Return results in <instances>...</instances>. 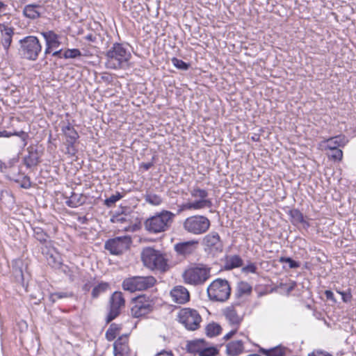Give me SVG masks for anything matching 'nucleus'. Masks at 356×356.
<instances>
[{
	"instance_id": "4",
	"label": "nucleus",
	"mask_w": 356,
	"mask_h": 356,
	"mask_svg": "<svg viewBox=\"0 0 356 356\" xmlns=\"http://www.w3.org/2000/svg\"><path fill=\"white\" fill-rule=\"evenodd\" d=\"M141 259L143 264L152 270H159L163 272L168 270L167 259L159 250L147 247L141 252Z\"/></svg>"
},
{
	"instance_id": "42",
	"label": "nucleus",
	"mask_w": 356,
	"mask_h": 356,
	"mask_svg": "<svg viewBox=\"0 0 356 356\" xmlns=\"http://www.w3.org/2000/svg\"><path fill=\"white\" fill-rule=\"evenodd\" d=\"M278 261L280 264L287 263L290 268H298L300 266V263L299 261H296L291 257H281Z\"/></svg>"
},
{
	"instance_id": "12",
	"label": "nucleus",
	"mask_w": 356,
	"mask_h": 356,
	"mask_svg": "<svg viewBox=\"0 0 356 356\" xmlns=\"http://www.w3.org/2000/svg\"><path fill=\"white\" fill-rule=\"evenodd\" d=\"M179 321L188 330H196L200 327L202 317L195 309L184 308L178 314Z\"/></svg>"
},
{
	"instance_id": "10",
	"label": "nucleus",
	"mask_w": 356,
	"mask_h": 356,
	"mask_svg": "<svg viewBox=\"0 0 356 356\" xmlns=\"http://www.w3.org/2000/svg\"><path fill=\"white\" fill-rule=\"evenodd\" d=\"M132 243L129 236H117L109 238L104 243V249L113 255H121L129 249Z\"/></svg>"
},
{
	"instance_id": "48",
	"label": "nucleus",
	"mask_w": 356,
	"mask_h": 356,
	"mask_svg": "<svg viewBox=\"0 0 356 356\" xmlns=\"http://www.w3.org/2000/svg\"><path fill=\"white\" fill-rule=\"evenodd\" d=\"M257 268L253 263H250L247 266H244L242 268V271L245 273H257Z\"/></svg>"
},
{
	"instance_id": "38",
	"label": "nucleus",
	"mask_w": 356,
	"mask_h": 356,
	"mask_svg": "<svg viewBox=\"0 0 356 356\" xmlns=\"http://www.w3.org/2000/svg\"><path fill=\"white\" fill-rule=\"evenodd\" d=\"M123 197V195L120 192H116L115 194L112 195L111 197L104 200V205L110 208L115 205V204Z\"/></svg>"
},
{
	"instance_id": "46",
	"label": "nucleus",
	"mask_w": 356,
	"mask_h": 356,
	"mask_svg": "<svg viewBox=\"0 0 356 356\" xmlns=\"http://www.w3.org/2000/svg\"><path fill=\"white\" fill-rule=\"evenodd\" d=\"M218 353V350L215 347L202 348L200 356H215Z\"/></svg>"
},
{
	"instance_id": "21",
	"label": "nucleus",
	"mask_w": 356,
	"mask_h": 356,
	"mask_svg": "<svg viewBox=\"0 0 356 356\" xmlns=\"http://www.w3.org/2000/svg\"><path fill=\"white\" fill-rule=\"evenodd\" d=\"M289 215L293 225L297 226L298 224H302L305 229H308L310 227L309 222L305 220L303 213L299 209H293L289 210Z\"/></svg>"
},
{
	"instance_id": "13",
	"label": "nucleus",
	"mask_w": 356,
	"mask_h": 356,
	"mask_svg": "<svg viewBox=\"0 0 356 356\" xmlns=\"http://www.w3.org/2000/svg\"><path fill=\"white\" fill-rule=\"evenodd\" d=\"M125 300L120 291H115L109 299V312L106 318L108 324L116 318L120 314V309L124 307Z\"/></svg>"
},
{
	"instance_id": "40",
	"label": "nucleus",
	"mask_w": 356,
	"mask_h": 356,
	"mask_svg": "<svg viewBox=\"0 0 356 356\" xmlns=\"http://www.w3.org/2000/svg\"><path fill=\"white\" fill-rule=\"evenodd\" d=\"M201 202H187L185 204H182L181 205L179 206V209L177 211V213H180L186 210H198V207H200Z\"/></svg>"
},
{
	"instance_id": "35",
	"label": "nucleus",
	"mask_w": 356,
	"mask_h": 356,
	"mask_svg": "<svg viewBox=\"0 0 356 356\" xmlns=\"http://www.w3.org/2000/svg\"><path fill=\"white\" fill-rule=\"evenodd\" d=\"M206 334L209 337L219 335L222 332L221 326L214 322L209 323L206 327Z\"/></svg>"
},
{
	"instance_id": "54",
	"label": "nucleus",
	"mask_w": 356,
	"mask_h": 356,
	"mask_svg": "<svg viewBox=\"0 0 356 356\" xmlns=\"http://www.w3.org/2000/svg\"><path fill=\"white\" fill-rule=\"evenodd\" d=\"M54 49L49 46L47 44L45 43V49L44 51V58H47V55L50 54L53 52V50Z\"/></svg>"
},
{
	"instance_id": "5",
	"label": "nucleus",
	"mask_w": 356,
	"mask_h": 356,
	"mask_svg": "<svg viewBox=\"0 0 356 356\" xmlns=\"http://www.w3.org/2000/svg\"><path fill=\"white\" fill-rule=\"evenodd\" d=\"M210 226V220L201 215L189 216L183 222L184 230L191 235L204 234L209 229Z\"/></svg>"
},
{
	"instance_id": "11",
	"label": "nucleus",
	"mask_w": 356,
	"mask_h": 356,
	"mask_svg": "<svg viewBox=\"0 0 356 356\" xmlns=\"http://www.w3.org/2000/svg\"><path fill=\"white\" fill-rule=\"evenodd\" d=\"M61 123V131L66 139L65 154H70L72 156H75L77 153V149L74 145L79 138V135L68 120L66 122L63 121Z\"/></svg>"
},
{
	"instance_id": "26",
	"label": "nucleus",
	"mask_w": 356,
	"mask_h": 356,
	"mask_svg": "<svg viewBox=\"0 0 356 356\" xmlns=\"http://www.w3.org/2000/svg\"><path fill=\"white\" fill-rule=\"evenodd\" d=\"M244 349L243 342L241 340L234 341L226 346V352L231 356H237L243 353Z\"/></svg>"
},
{
	"instance_id": "33",
	"label": "nucleus",
	"mask_w": 356,
	"mask_h": 356,
	"mask_svg": "<svg viewBox=\"0 0 356 356\" xmlns=\"http://www.w3.org/2000/svg\"><path fill=\"white\" fill-rule=\"evenodd\" d=\"M121 329H122L121 325H118V324H116L114 323H111L108 329L106 332V334H105L106 339L108 341H113L116 338L117 334L120 332Z\"/></svg>"
},
{
	"instance_id": "9",
	"label": "nucleus",
	"mask_w": 356,
	"mask_h": 356,
	"mask_svg": "<svg viewBox=\"0 0 356 356\" xmlns=\"http://www.w3.org/2000/svg\"><path fill=\"white\" fill-rule=\"evenodd\" d=\"M134 305L131 308V315L134 318H140L151 313L154 307L153 299L146 295H140L132 299Z\"/></svg>"
},
{
	"instance_id": "24",
	"label": "nucleus",
	"mask_w": 356,
	"mask_h": 356,
	"mask_svg": "<svg viewBox=\"0 0 356 356\" xmlns=\"http://www.w3.org/2000/svg\"><path fill=\"white\" fill-rule=\"evenodd\" d=\"M33 237L41 244H52L53 241L51 240L49 234L46 232L42 227H33Z\"/></svg>"
},
{
	"instance_id": "63",
	"label": "nucleus",
	"mask_w": 356,
	"mask_h": 356,
	"mask_svg": "<svg viewBox=\"0 0 356 356\" xmlns=\"http://www.w3.org/2000/svg\"><path fill=\"white\" fill-rule=\"evenodd\" d=\"M79 220L81 223H86L88 222V218L86 216H83L82 218H79Z\"/></svg>"
},
{
	"instance_id": "39",
	"label": "nucleus",
	"mask_w": 356,
	"mask_h": 356,
	"mask_svg": "<svg viewBox=\"0 0 356 356\" xmlns=\"http://www.w3.org/2000/svg\"><path fill=\"white\" fill-rule=\"evenodd\" d=\"M81 56L82 54L79 49H67L63 54V56L65 59L76 58Z\"/></svg>"
},
{
	"instance_id": "3",
	"label": "nucleus",
	"mask_w": 356,
	"mask_h": 356,
	"mask_svg": "<svg viewBox=\"0 0 356 356\" xmlns=\"http://www.w3.org/2000/svg\"><path fill=\"white\" fill-rule=\"evenodd\" d=\"M18 54L21 58L30 61L38 60L42 51V44L39 39L34 35H28L19 41Z\"/></svg>"
},
{
	"instance_id": "44",
	"label": "nucleus",
	"mask_w": 356,
	"mask_h": 356,
	"mask_svg": "<svg viewBox=\"0 0 356 356\" xmlns=\"http://www.w3.org/2000/svg\"><path fill=\"white\" fill-rule=\"evenodd\" d=\"M72 296H73L72 293L55 292V293L51 294L50 300H51L52 302H54L58 299L72 298Z\"/></svg>"
},
{
	"instance_id": "62",
	"label": "nucleus",
	"mask_w": 356,
	"mask_h": 356,
	"mask_svg": "<svg viewBox=\"0 0 356 356\" xmlns=\"http://www.w3.org/2000/svg\"><path fill=\"white\" fill-rule=\"evenodd\" d=\"M7 7V5H6L3 2L0 1V11H3Z\"/></svg>"
},
{
	"instance_id": "60",
	"label": "nucleus",
	"mask_w": 356,
	"mask_h": 356,
	"mask_svg": "<svg viewBox=\"0 0 356 356\" xmlns=\"http://www.w3.org/2000/svg\"><path fill=\"white\" fill-rule=\"evenodd\" d=\"M251 139L253 141L258 142L260 140V135L255 134L251 137Z\"/></svg>"
},
{
	"instance_id": "53",
	"label": "nucleus",
	"mask_w": 356,
	"mask_h": 356,
	"mask_svg": "<svg viewBox=\"0 0 356 356\" xmlns=\"http://www.w3.org/2000/svg\"><path fill=\"white\" fill-rule=\"evenodd\" d=\"M238 327H235V329L231 330L229 332H228L227 334L224 336L225 340H229L231 339L236 332H237Z\"/></svg>"
},
{
	"instance_id": "37",
	"label": "nucleus",
	"mask_w": 356,
	"mask_h": 356,
	"mask_svg": "<svg viewBox=\"0 0 356 356\" xmlns=\"http://www.w3.org/2000/svg\"><path fill=\"white\" fill-rule=\"evenodd\" d=\"M144 198L146 202L154 206H159L163 202V200L161 197V196L149 192H147L145 194Z\"/></svg>"
},
{
	"instance_id": "49",
	"label": "nucleus",
	"mask_w": 356,
	"mask_h": 356,
	"mask_svg": "<svg viewBox=\"0 0 356 356\" xmlns=\"http://www.w3.org/2000/svg\"><path fill=\"white\" fill-rule=\"evenodd\" d=\"M20 186L25 189L31 188V182L30 180V177L28 176H24L20 183Z\"/></svg>"
},
{
	"instance_id": "25",
	"label": "nucleus",
	"mask_w": 356,
	"mask_h": 356,
	"mask_svg": "<svg viewBox=\"0 0 356 356\" xmlns=\"http://www.w3.org/2000/svg\"><path fill=\"white\" fill-rule=\"evenodd\" d=\"M43 36L45 43L54 49H57L60 45L59 41V36L53 31H43L41 33Z\"/></svg>"
},
{
	"instance_id": "45",
	"label": "nucleus",
	"mask_w": 356,
	"mask_h": 356,
	"mask_svg": "<svg viewBox=\"0 0 356 356\" xmlns=\"http://www.w3.org/2000/svg\"><path fill=\"white\" fill-rule=\"evenodd\" d=\"M285 354V348L280 346H278L275 348L269 349L268 356H284Z\"/></svg>"
},
{
	"instance_id": "6",
	"label": "nucleus",
	"mask_w": 356,
	"mask_h": 356,
	"mask_svg": "<svg viewBox=\"0 0 356 356\" xmlns=\"http://www.w3.org/2000/svg\"><path fill=\"white\" fill-rule=\"evenodd\" d=\"M207 293L211 300L225 302L231 295V287L227 280L218 278L209 284Z\"/></svg>"
},
{
	"instance_id": "28",
	"label": "nucleus",
	"mask_w": 356,
	"mask_h": 356,
	"mask_svg": "<svg viewBox=\"0 0 356 356\" xmlns=\"http://www.w3.org/2000/svg\"><path fill=\"white\" fill-rule=\"evenodd\" d=\"M42 245V246L41 247V252L46 257V259L48 261V264L52 267H57L60 265V263L56 261L55 257H54L53 254L51 252L50 248L52 244L47 243Z\"/></svg>"
},
{
	"instance_id": "30",
	"label": "nucleus",
	"mask_w": 356,
	"mask_h": 356,
	"mask_svg": "<svg viewBox=\"0 0 356 356\" xmlns=\"http://www.w3.org/2000/svg\"><path fill=\"white\" fill-rule=\"evenodd\" d=\"M65 203L69 207L76 208L85 203V198L82 194L72 192L71 196Z\"/></svg>"
},
{
	"instance_id": "20",
	"label": "nucleus",
	"mask_w": 356,
	"mask_h": 356,
	"mask_svg": "<svg viewBox=\"0 0 356 356\" xmlns=\"http://www.w3.org/2000/svg\"><path fill=\"white\" fill-rule=\"evenodd\" d=\"M0 31L1 33V43L6 51H8L14 35V28L9 27L4 24H0Z\"/></svg>"
},
{
	"instance_id": "1",
	"label": "nucleus",
	"mask_w": 356,
	"mask_h": 356,
	"mask_svg": "<svg viewBox=\"0 0 356 356\" xmlns=\"http://www.w3.org/2000/svg\"><path fill=\"white\" fill-rule=\"evenodd\" d=\"M175 214L167 210H162L144 221V228L149 234H157L167 232L173 222Z\"/></svg>"
},
{
	"instance_id": "23",
	"label": "nucleus",
	"mask_w": 356,
	"mask_h": 356,
	"mask_svg": "<svg viewBox=\"0 0 356 356\" xmlns=\"http://www.w3.org/2000/svg\"><path fill=\"white\" fill-rule=\"evenodd\" d=\"M42 6L39 4H29L25 6L23 10L24 15L31 19H35L40 17V10Z\"/></svg>"
},
{
	"instance_id": "57",
	"label": "nucleus",
	"mask_w": 356,
	"mask_h": 356,
	"mask_svg": "<svg viewBox=\"0 0 356 356\" xmlns=\"http://www.w3.org/2000/svg\"><path fill=\"white\" fill-rule=\"evenodd\" d=\"M155 356H174L172 351L161 350Z\"/></svg>"
},
{
	"instance_id": "2",
	"label": "nucleus",
	"mask_w": 356,
	"mask_h": 356,
	"mask_svg": "<svg viewBox=\"0 0 356 356\" xmlns=\"http://www.w3.org/2000/svg\"><path fill=\"white\" fill-rule=\"evenodd\" d=\"M106 66L108 69L118 70L128 65L131 54L122 43L115 42L106 54Z\"/></svg>"
},
{
	"instance_id": "41",
	"label": "nucleus",
	"mask_w": 356,
	"mask_h": 356,
	"mask_svg": "<svg viewBox=\"0 0 356 356\" xmlns=\"http://www.w3.org/2000/svg\"><path fill=\"white\" fill-rule=\"evenodd\" d=\"M171 61L173 65L179 70H188L191 66L189 63H187L176 57H173L171 59Z\"/></svg>"
},
{
	"instance_id": "47",
	"label": "nucleus",
	"mask_w": 356,
	"mask_h": 356,
	"mask_svg": "<svg viewBox=\"0 0 356 356\" xmlns=\"http://www.w3.org/2000/svg\"><path fill=\"white\" fill-rule=\"evenodd\" d=\"M337 292L338 293H339L340 295H341L343 302L347 303V302H350L351 301V300L353 298V296L351 293L350 289H348L346 291H343L337 290Z\"/></svg>"
},
{
	"instance_id": "18",
	"label": "nucleus",
	"mask_w": 356,
	"mask_h": 356,
	"mask_svg": "<svg viewBox=\"0 0 356 356\" xmlns=\"http://www.w3.org/2000/svg\"><path fill=\"white\" fill-rule=\"evenodd\" d=\"M28 154L23 158V163L27 168L37 166L41 161L40 152L33 146L27 148Z\"/></svg>"
},
{
	"instance_id": "36",
	"label": "nucleus",
	"mask_w": 356,
	"mask_h": 356,
	"mask_svg": "<svg viewBox=\"0 0 356 356\" xmlns=\"http://www.w3.org/2000/svg\"><path fill=\"white\" fill-rule=\"evenodd\" d=\"M12 136H19L24 142V145H26V140L28 139L29 138V134L28 133L24 131H15V132H10V131H8L6 130H3V131H0V138L1 137H6V138H9Z\"/></svg>"
},
{
	"instance_id": "56",
	"label": "nucleus",
	"mask_w": 356,
	"mask_h": 356,
	"mask_svg": "<svg viewBox=\"0 0 356 356\" xmlns=\"http://www.w3.org/2000/svg\"><path fill=\"white\" fill-rule=\"evenodd\" d=\"M63 49L56 50L52 52L51 56L56 57L58 58H62L63 56Z\"/></svg>"
},
{
	"instance_id": "64",
	"label": "nucleus",
	"mask_w": 356,
	"mask_h": 356,
	"mask_svg": "<svg viewBox=\"0 0 356 356\" xmlns=\"http://www.w3.org/2000/svg\"><path fill=\"white\" fill-rule=\"evenodd\" d=\"M63 271L65 273H67V271H70V268L67 266H64V268L63 269Z\"/></svg>"
},
{
	"instance_id": "7",
	"label": "nucleus",
	"mask_w": 356,
	"mask_h": 356,
	"mask_svg": "<svg viewBox=\"0 0 356 356\" xmlns=\"http://www.w3.org/2000/svg\"><path fill=\"white\" fill-rule=\"evenodd\" d=\"M156 280L152 275L133 276L126 278L122 282V288L125 291L135 292L136 291H145L153 287Z\"/></svg>"
},
{
	"instance_id": "15",
	"label": "nucleus",
	"mask_w": 356,
	"mask_h": 356,
	"mask_svg": "<svg viewBox=\"0 0 356 356\" xmlns=\"http://www.w3.org/2000/svg\"><path fill=\"white\" fill-rule=\"evenodd\" d=\"M198 244V241L191 240L175 244L174 249L177 254L186 257L193 254L197 250Z\"/></svg>"
},
{
	"instance_id": "52",
	"label": "nucleus",
	"mask_w": 356,
	"mask_h": 356,
	"mask_svg": "<svg viewBox=\"0 0 356 356\" xmlns=\"http://www.w3.org/2000/svg\"><path fill=\"white\" fill-rule=\"evenodd\" d=\"M324 294H325L327 300L332 301L333 303L337 302V300L334 298V293L332 291L326 290V291H325Z\"/></svg>"
},
{
	"instance_id": "17",
	"label": "nucleus",
	"mask_w": 356,
	"mask_h": 356,
	"mask_svg": "<svg viewBox=\"0 0 356 356\" xmlns=\"http://www.w3.org/2000/svg\"><path fill=\"white\" fill-rule=\"evenodd\" d=\"M115 356H129L130 348L128 345L127 335H122L118 338L113 344Z\"/></svg>"
},
{
	"instance_id": "19",
	"label": "nucleus",
	"mask_w": 356,
	"mask_h": 356,
	"mask_svg": "<svg viewBox=\"0 0 356 356\" xmlns=\"http://www.w3.org/2000/svg\"><path fill=\"white\" fill-rule=\"evenodd\" d=\"M170 296L177 304H184L190 300V293L183 286H175L170 291Z\"/></svg>"
},
{
	"instance_id": "31",
	"label": "nucleus",
	"mask_w": 356,
	"mask_h": 356,
	"mask_svg": "<svg viewBox=\"0 0 356 356\" xmlns=\"http://www.w3.org/2000/svg\"><path fill=\"white\" fill-rule=\"evenodd\" d=\"M325 149L331 150L344 145V142L341 136L330 138L324 141Z\"/></svg>"
},
{
	"instance_id": "14",
	"label": "nucleus",
	"mask_w": 356,
	"mask_h": 356,
	"mask_svg": "<svg viewBox=\"0 0 356 356\" xmlns=\"http://www.w3.org/2000/svg\"><path fill=\"white\" fill-rule=\"evenodd\" d=\"M202 245L204 250L209 253L216 254L221 252L223 250V243L219 234L216 232H211L205 235L202 241Z\"/></svg>"
},
{
	"instance_id": "29",
	"label": "nucleus",
	"mask_w": 356,
	"mask_h": 356,
	"mask_svg": "<svg viewBox=\"0 0 356 356\" xmlns=\"http://www.w3.org/2000/svg\"><path fill=\"white\" fill-rule=\"evenodd\" d=\"M252 288L250 284L246 282L241 281L238 283L235 296L239 298L243 296H249L251 294Z\"/></svg>"
},
{
	"instance_id": "8",
	"label": "nucleus",
	"mask_w": 356,
	"mask_h": 356,
	"mask_svg": "<svg viewBox=\"0 0 356 356\" xmlns=\"http://www.w3.org/2000/svg\"><path fill=\"white\" fill-rule=\"evenodd\" d=\"M210 271V268L199 264L195 267L186 270L183 273V278L186 283L193 285L202 284L209 278Z\"/></svg>"
},
{
	"instance_id": "51",
	"label": "nucleus",
	"mask_w": 356,
	"mask_h": 356,
	"mask_svg": "<svg viewBox=\"0 0 356 356\" xmlns=\"http://www.w3.org/2000/svg\"><path fill=\"white\" fill-rule=\"evenodd\" d=\"M98 37H99V35L96 33H89L86 35L84 38L88 42L95 43L96 42Z\"/></svg>"
},
{
	"instance_id": "16",
	"label": "nucleus",
	"mask_w": 356,
	"mask_h": 356,
	"mask_svg": "<svg viewBox=\"0 0 356 356\" xmlns=\"http://www.w3.org/2000/svg\"><path fill=\"white\" fill-rule=\"evenodd\" d=\"M190 193L193 197L199 198L198 200H195L193 202H202L200 203L201 206L198 207L199 209L211 208L212 207L211 200L207 198L209 193L207 190L196 186L190 191Z\"/></svg>"
},
{
	"instance_id": "43",
	"label": "nucleus",
	"mask_w": 356,
	"mask_h": 356,
	"mask_svg": "<svg viewBox=\"0 0 356 356\" xmlns=\"http://www.w3.org/2000/svg\"><path fill=\"white\" fill-rule=\"evenodd\" d=\"M327 154L328 157L334 161H341L343 158V152L339 148L331 149L327 153Z\"/></svg>"
},
{
	"instance_id": "55",
	"label": "nucleus",
	"mask_w": 356,
	"mask_h": 356,
	"mask_svg": "<svg viewBox=\"0 0 356 356\" xmlns=\"http://www.w3.org/2000/svg\"><path fill=\"white\" fill-rule=\"evenodd\" d=\"M308 356H332L330 354L323 353L322 351L313 352L309 354Z\"/></svg>"
},
{
	"instance_id": "50",
	"label": "nucleus",
	"mask_w": 356,
	"mask_h": 356,
	"mask_svg": "<svg viewBox=\"0 0 356 356\" xmlns=\"http://www.w3.org/2000/svg\"><path fill=\"white\" fill-rule=\"evenodd\" d=\"M113 222L123 223L127 221V218L121 214L116 215L111 219Z\"/></svg>"
},
{
	"instance_id": "22",
	"label": "nucleus",
	"mask_w": 356,
	"mask_h": 356,
	"mask_svg": "<svg viewBox=\"0 0 356 356\" xmlns=\"http://www.w3.org/2000/svg\"><path fill=\"white\" fill-rule=\"evenodd\" d=\"M224 315L229 323L235 327H238L243 320V318L237 314L234 306L227 307L224 310Z\"/></svg>"
},
{
	"instance_id": "32",
	"label": "nucleus",
	"mask_w": 356,
	"mask_h": 356,
	"mask_svg": "<svg viewBox=\"0 0 356 356\" xmlns=\"http://www.w3.org/2000/svg\"><path fill=\"white\" fill-rule=\"evenodd\" d=\"M204 339L188 341L186 344V350L190 353H198L200 355V352L202 350L204 345Z\"/></svg>"
},
{
	"instance_id": "34",
	"label": "nucleus",
	"mask_w": 356,
	"mask_h": 356,
	"mask_svg": "<svg viewBox=\"0 0 356 356\" xmlns=\"http://www.w3.org/2000/svg\"><path fill=\"white\" fill-rule=\"evenodd\" d=\"M110 289V284L108 282H102L95 286L91 293L92 298L97 299L102 294Z\"/></svg>"
},
{
	"instance_id": "61",
	"label": "nucleus",
	"mask_w": 356,
	"mask_h": 356,
	"mask_svg": "<svg viewBox=\"0 0 356 356\" xmlns=\"http://www.w3.org/2000/svg\"><path fill=\"white\" fill-rule=\"evenodd\" d=\"M83 291H84L85 292H88L90 291V284L89 283H86L83 286Z\"/></svg>"
},
{
	"instance_id": "59",
	"label": "nucleus",
	"mask_w": 356,
	"mask_h": 356,
	"mask_svg": "<svg viewBox=\"0 0 356 356\" xmlns=\"http://www.w3.org/2000/svg\"><path fill=\"white\" fill-rule=\"evenodd\" d=\"M259 352L266 356L268 355L269 349H265L264 348H260Z\"/></svg>"
},
{
	"instance_id": "27",
	"label": "nucleus",
	"mask_w": 356,
	"mask_h": 356,
	"mask_svg": "<svg viewBox=\"0 0 356 356\" xmlns=\"http://www.w3.org/2000/svg\"><path fill=\"white\" fill-rule=\"evenodd\" d=\"M243 261L239 255L234 254L227 256L225 257L224 268L225 270H232L243 266Z\"/></svg>"
},
{
	"instance_id": "58",
	"label": "nucleus",
	"mask_w": 356,
	"mask_h": 356,
	"mask_svg": "<svg viewBox=\"0 0 356 356\" xmlns=\"http://www.w3.org/2000/svg\"><path fill=\"white\" fill-rule=\"evenodd\" d=\"M153 162L143 163L141 164V167L143 168L145 170H148L153 166Z\"/></svg>"
}]
</instances>
